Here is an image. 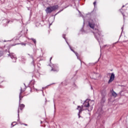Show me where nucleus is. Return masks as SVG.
Here are the masks:
<instances>
[{
	"instance_id": "nucleus-20",
	"label": "nucleus",
	"mask_w": 128,
	"mask_h": 128,
	"mask_svg": "<svg viewBox=\"0 0 128 128\" xmlns=\"http://www.w3.org/2000/svg\"><path fill=\"white\" fill-rule=\"evenodd\" d=\"M1 2H4V0H0Z\"/></svg>"
},
{
	"instance_id": "nucleus-29",
	"label": "nucleus",
	"mask_w": 128,
	"mask_h": 128,
	"mask_svg": "<svg viewBox=\"0 0 128 128\" xmlns=\"http://www.w3.org/2000/svg\"><path fill=\"white\" fill-rule=\"evenodd\" d=\"M92 90V87L91 88Z\"/></svg>"
},
{
	"instance_id": "nucleus-8",
	"label": "nucleus",
	"mask_w": 128,
	"mask_h": 128,
	"mask_svg": "<svg viewBox=\"0 0 128 128\" xmlns=\"http://www.w3.org/2000/svg\"><path fill=\"white\" fill-rule=\"evenodd\" d=\"M112 96H114V98H116L118 96V94L114 92H112Z\"/></svg>"
},
{
	"instance_id": "nucleus-32",
	"label": "nucleus",
	"mask_w": 128,
	"mask_h": 128,
	"mask_svg": "<svg viewBox=\"0 0 128 128\" xmlns=\"http://www.w3.org/2000/svg\"><path fill=\"white\" fill-rule=\"evenodd\" d=\"M92 102H94V100H92Z\"/></svg>"
},
{
	"instance_id": "nucleus-15",
	"label": "nucleus",
	"mask_w": 128,
	"mask_h": 128,
	"mask_svg": "<svg viewBox=\"0 0 128 128\" xmlns=\"http://www.w3.org/2000/svg\"><path fill=\"white\" fill-rule=\"evenodd\" d=\"M114 74H112V80H114Z\"/></svg>"
},
{
	"instance_id": "nucleus-5",
	"label": "nucleus",
	"mask_w": 128,
	"mask_h": 128,
	"mask_svg": "<svg viewBox=\"0 0 128 128\" xmlns=\"http://www.w3.org/2000/svg\"><path fill=\"white\" fill-rule=\"evenodd\" d=\"M24 104H22L19 105V106L18 108V116H20V110H24Z\"/></svg>"
},
{
	"instance_id": "nucleus-28",
	"label": "nucleus",
	"mask_w": 128,
	"mask_h": 128,
	"mask_svg": "<svg viewBox=\"0 0 128 128\" xmlns=\"http://www.w3.org/2000/svg\"><path fill=\"white\" fill-rule=\"evenodd\" d=\"M67 42L68 44V42Z\"/></svg>"
},
{
	"instance_id": "nucleus-14",
	"label": "nucleus",
	"mask_w": 128,
	"mask_h": 128,
	"mask_svg": "<svg viewBox=\"0 0 128 128\" xmlns=\"http://www.w3.org/2000/svg\"><path fill=\"white\" fill-rule=\"evenodd\" d=\"M110 94L111 96H112V90H110Z\"/></svg>"
},
{
	"instance_id": "nucleus-9",
	"label": "nucleus",
	"mask_w": 128,
	"mask_h": 128,
	"mask_svg": "<svg viewBox=\"0 0 128 128\" xmlns=\"http://www.w3.org/2000/svg\"><path fill=\"white\" fill-rule=\"evenodd\" d=\"M30 40H32L33 42H34V44H36V39L32 38Z\"/></svg>"
},
{
	"instance_id": "nucleus-22",
	"label": "nucleus",
	"mask_w": 128,
	"mask_h": 128,
	"mask_svg": "<svg viewBox=\"0 0 128 128\" xmlns=\"http://www.w3.org/2000/svg\"><path fill=\"white\" fill-rule=\"evenodd\" d=\"M14 122H13L12 124H12H14Z\"/></svg>"
},
{
	"instance_id": "nucleus-2",
	"label": "nucleus",
	"mask_w": 128,
	"mask_h": 128,
	"mask_svg": "<svg viewBox=\"0 0 128 128\" xmlns=\"http://www.w3.org/2000/svg\"><path fill=\"white\" fill-rule=\"evenodd\" d=\"M58 8V6L56 5L54 6H50L48 7L45 11L46 14H52V12H54V10H56Z\"/></svg>"
},
{
	"instance_id": "nucleus-12",
	"label": "nucleus",
	"mask_w": 128,
	"mask_h": 128,
	"mask_svg": "<svg viewBox=\"0 0 128 128\" xmlns=\"http://www.w3.org/2000/svg\"><path fill=\"white\" fill-rule=\"evenodd\" d=\"M62 38H64V40H66V34H63Z\"/></svg>"
},
{
	"instance_id": "nucleus-11",
	"label": "nucleus",
	"mask_w": 128,
	"mask_h": 128,
	"mask_svg": "<svg viewBox=\"0 0 128 128\" xmlns=\"http://www.w3.org/2000/svg\"><path fill=\"white\" fill-rule=\"evenodd\" d=\"M10 56H11V58H14L15 60H16V58L14 57V56H12L11 55Z\"/></svg>"
},
{
	"instance_id": "nucleus-4",
	"label": "nucleus",
	"mask_w": 128,
	"mask_h": 128,
	"mask_svg": "<svg viewBox=\"0 0 128 128\" xmlns=\"http://www.w3.org/2000/svg\"><path fill=\"white\" fill-rule=\"evenodd\" d=\"M90 100L88 99L85 100L83 104V106H84L85 108H88V106H90Z\"/></svg>"
},
{
	"instance_id": "nucleus-24",
	"label": "nucleus",
	"mask_w": 128,
	"mask_h": 128,
	"mask_svg": "<svg viewBox=\"0 0 128 128\" xmlns=\"http://www.w3.org/2000/svg\"><path fill=\"white\" fill-rule=\"evenodd\" d=\"M124 40H126V38H124Z\"/></svg>"
},
{
	"instance_id": "nucleus-18",
	"label": "nucleus",
	"mask_w": 128,
	"mask_h": 128,
	"mask_svg": "<svg viewBox=\"0 0 128 128\" xmlns=\"http://www.w3.org/2000/svg\"><path fill=\"white\" fill-rule=\"evenodd\" d=\"M21 44H22V46H26V44H24V43H22Z\"/></svg>"
},
{
	"instance_id": "nucleus-25",
	"label": "nucleus",
	"mask_w": 128,
	"mask_h": 128,
	"mask_svg": "<svg viewBox=\"0 0 128 128\" xmlns=\"http://www.w3.org/2000/svg\"><path fill=\"white\" fill-rule=\"evenodd\" d=\"M32 58L33 60L32 62H34V58L32 57Z\"/></svg>"
},
{
	"instance_id": "nucleus-21",
	"label": "nucleus",
	"mask_w": 128,
	"mask_h": 128,
	"mask_svg": "<svg viewBox=\"0 0 128 128\" xmlns=\"http://www.w3.org/2000/svg\"><path fill=\"white\" fill-rule=\"evenodd\" d=\"M52 57H51V58H50V60H52Z\"/></svg>"
},
{
	"instance_id": "nucleus-10",
	"label": "nucleus",
	"mask_w": 128,
	"mask_h": 128,
	"mask_svg": "<svg viewBox=\"0 0 128 128\" xmlns=\"http://www.w3.org/2000/svg\"><path fill=\"white\" fill-rule=\"evenodd\" d=\"M51 70L53 71V72H58V69H56L54 68H52Z\"/></svg>"
},
{
	"instance_id": "nucleus-31",
	"label": "nucleus",
	"mask_w": 128,
	"mask_h": 128,
	"mask_svg": "<svg viewBox=\"0 0 128 128\" xmlns=\"http://www.w3.org/2000/svg\"><path fill=\"white\" fill-rule=\"evenodd\" d=\"M42 122H41V124H42Z\"/></svg>"
},
{
	"instance_id": "nucleus-6",
	"label": "nucleus",
	"mask_w": 128,
	"mask_h": 128,
	"mask_svg": "<svg viewBox=\"0 0 128 128\" xmlns=\"http://www.w3.org/2000/svg\"><path fill=\"white\" fill-rule=\"evenodd\" d=\"M107 76L108 78L110 77V79L108 82V84H110V82H112V74H108L107 75Z\"/></svg>"
},
{
	"instance_id": "nucleus-1",
	"label": "nucleus",
	"mask_w": 128,
	"mask_h": 128,
	"mask_svg": "<svg viewBox=\"0 0 128 128\" xmlns=\"http://www.w3.org/2000/svg\"><path fill=\"white\" fill-rule=\"evenodd\" d=\"M88 26L90 28H92L94 30V34L95 36V38H96L98 42H99L100 36V32L98 29H94V26H96V24H94V22L92 20H89Z\"/></svg>"
},
{
	"instance_id": "nucleus-19",
	"label": "nucleus",
	"mask_w": 128,
	"mask_h": 128,
	"mask_svg": "<svg viewBox=\"0 0 128 128\" xmlns=\"http://www.w3.org/2000/svg\"><path fill=\"white\" fill-rule=\"evenodd\" d=\"M96 74L97 76H100V74Z\"/></svg>"
},
{
	"instance_id": "nucleus-7",
	"label": "nucleus",
	"mask_w": 128,
	"mask_h": 128,
	"mask_svg": "<svg viewBox=\"0 0 128 128\" xmlns=\"http://www.w3.org/2000/svg\"><path fill=\"white\" fill-rule=\"evenodd\" d=\"M24 92V90H22V88H20V92L19 95V98H20V100L22 98V94Z\"/></svg>"
},
{
	"instance_id": "nucleus-16",
	"label": "nucleus",
	"mask_w": 128,
	"mask_h": 128,
	"mask_svg": "<svg viewBox=\"0 0 128 128\" xmlns=\"http://www.w3.org/2000/svg\"><path fill=\"white\" fill-rule=\"evenodd\" d=\"M70 48L72 52H74V50L72 49V48L70 47Z\"/></svg>"
},
{
	"instance_id": "nucleus-26",
	"label": "nucleus",
	"mask_w": 128,
	"mask_h": 128,
	"mask_svg": "<svg viewBox=\"0 0 128 128\" xmlns=\"http://www.w3.org/2000/svg\"><path fill=\"white\" fill-rule=\"evenodd\" d=\"M24 124V126H28V124Z\"/></svg>"
},
{
	"instance_id": "nucleus-17",
	"label": "nucleus",
	"mask_w": 128,
	"mask_h": 128,
	"mask_svg": "<svg viewBox=\"0 0 128 128\" xmlns=\"http://www.w3.org/2000/svg\"><path fill=\"white\" fill-rule=\"evenodd\" d=\"M96 1L94 2V6H96Z\"/></svg>"
},
{
	"instance_id": "nucleus-30",
	"label": "nucleus",
	"mask_w": 128,
	"mask_h": 128,
	"mask_svg": "<svg viewBox=\"0 0 128 128\" xmlns=\"http://www.w3.org/2000/svg\"><path fill=\"white\" fill-rule=\"evenodd\" d=\"M109 102H110V99L109 100Z\"/></svg>"
},
{
	"instance_id": "nucleus-23",
	"label": "nucleus",
	"mask_w": 128,
	"mask_h": 128,
	"mask_svg": "<svg viewBox=\"0 0 128 128\" xmlns=\"http://www.w3.org/2000/svg\"><path fill=\"white\" fill-rule=\"evenodd\" d=\"M92 110V107H90V110Z\"/></svg>"
},
{
	"instance_id": "nucleus-13",
	"label": "nucleus",
	"mask_w": 128,
	"mask_h": 128,
	"mask_svg": "<svg viewBox=\"0 0 128 128\" xmlns=\"http://www.w3.org/2000/svg\"><path fill=\"white\" fill-rule=\"evenodd\" d=\"M74 54H76V56H77L78 58V54L77 52H75Z\"/></svg>"
},
{
	"instance_id": "nucleus-3",
	"label": "nucleus",
	"mask_w": 128,
	"mask_h": 128,
	"mask_svg": "<svg viewBox=\"0 0 128 128\" xmlns=\"http://www.w3.org/2000/svg\"><path fill=\"white\" fill-rule=\"evenodd\" d=\"M76 110H78V116L80 118V114H82V112L84 110V106H78Z\"/></svg>"
},
{
	"instance_id": "nucleus-27",
	"label": "nucleus",
	"mask_w": 128,
	"mask_h": 128,
	"mask_svg": "<svg viewBox=\"0 0 128 128\" xmlns=\"http://www.w3.org/2000/svg\"><path fill=\"white\" fill-rule=\"evenodd\" d=\"M8 22H10V21H8Z\"/></svg>"
}]
</instances>
